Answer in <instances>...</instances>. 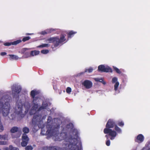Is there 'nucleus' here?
I'll use <instances>...</instances> for the list:
<instances>
[{
    "label": "nucleus",
    "instance_id": "obj_18",
    "mask_svg": "<svg viewBox=\"0 0 150 150\" xmlns=\"http://www.w3.org/2000/svg\"><path fill=\"white\" fill-rule=\"evenodd\" d=\"M10 56V59L11 60H17L18 59V57L17 55L12 54H9L8 55Z\"/></svg>",
    "mask_w": 150,
    "mask_h": 150
},
{
    "label": "nucleus",
    "instance_id": "obj_39",
    "mask_svg": "<svg viewBox=\"0 0 150 150\" xmlns=\"http://www.w3.org/2000/svg\"><path fill=\"white\" fill-rule=\"evenodd\" d=\"M55 30L54 29L52 28L50 29H47V31H48V33H51L52 31Z\"/></svg>",
    "mask_w": 150,
    "mask_h": 150
},
{
    "label": "nucleus",
    "instance_id": "obj_51",
    "mask_svg": "<svg viewBox=\"0 0 150 150\" xmlns=\"http://www.w3.org/2000/svg\"><path fill=\"white\" fill-rule=\"evenodd\" d=\"M0 150H1V149H0Z\"/></svg>",
    "mask_w": 150,
    "mask_h": 150
},
{
    "label": "nucleus",
    "instance_id": "obj_14",
    "mask_svg": "<svg viewBox=\"0 0 150 150\" xmlns=\"http://www.w3.org/2000/svg\"><path fill=\"white\" fill-rule=\"evenodd\" d=\"M44 150H60V148L57 146H46L43 148Z\"/></svg>",
    "mask_w": 150,
    "mask_h": 150
},
{
    "label": "nucleus",
    "instance_id": "obj_44",
    "mask_svg": "<svg viewBox=\"0 0 150 150\" xmlns=\"http://www.w3.org/2000/svg\"><path fill=\"white\" fill-rule=\"evenodd\" d=\"M94 80L97 82H99L100 79L98 78H95L94 79Z\"/></svg>",
    "mask_w": 150,
    "mask_h": 150
},
{
    "label": "nucleus",
    "instance_id": "obj_38",
    "mask_svg": "<svg viewBox=\"0 0 150 150\" xmlns=\"http://www.w3.org/2000/svg\"><path fill=\"white\" fill-rule=\"evenodd\" d=\"M7 144V142L5 141H0V145H5Z\"/></svg>",
    "mask_w": 150,
    "mask_h": 150
},
{
    "label": "nucleus",
    "instance_id": "obj_2",
    "mask_svg": "<svg viewBox=\"0 0 150 150\" xmlns=\"http://www.w3.org/2000/svg\"><path fill=\"white\" fill-rule=\"evenodd\" d=\"M40 106L38 100H35V99L33 100L32 103L31 109L30 113L31 115L33 114L34 115L32 120V123L34 125H38L41 121L42 115L41 114L37 113L41 111L39 109V108Z\"/></svg>",
    "mask_w": 150,
    "mask_h": 150
},
{
    "label": "nucleus",
    "instance_id": "obj_20",
    "mask_svg": "<svg viewBox=\"0 0 150 150\" xmlns=\"http://www.w3.org/2000/svg\"><path fill=\"white\" fill-rule=\"evenodd\" d=\"M40 53V52L39 51H32L30 53V55L31 56H34V55H38Z\"/></svg>",
    "mask_w": 150,
    "mask_h": 150
},
{
    "label": "nucleus",
    "instance_id": "obj_9",
    "mask_svg": "<svg viewBox=\"0 0 150 150\" xmlns=\"http://www.w3.org/2000/svg\"><path fill=\"white\" fill-rule=\"evenodd\" d=\"M58 129L56 127L52 129L51 128L50 129H48L46 132L48 135L51 136H56L58 133Z\"/></svg>",
    "mask_w": 150,
    "mask_h": 150
},
{
    "label": "nucleus",
    "instance_id": "obj_43",
    "mask_svg": "<svg viewBox=\"0 0 150 150\" xmlns=\"http://www.w3.org/2000/svg\"><path fill=\"white\" fill-rule=\"evenodd\" d=\"M108 134V135H105V137L106 138H107V140H108V139L109 138V136H110V138L111 137V136L110 135H109V134Z\"/></svg>",
    "mask_w": 150,
    "mask_h": 150
},
{
    "label": "nucleus",
    "instance_id": "obj_31",
    "mask_svg": "<svg viewBox=\"0 0 150 150\" xmlns=\"http://www.w3.org/2000/svg\"><path fill=\"white\" fill-rule=\"evenodd\" d=\"M33 147L31 145H28L25 147V150H32Z\"/></svg>",
    "mask_w": 150,
    "mask_h": 150
},
{
    "label": "nucleus",
    "instance_id": "obj_34",
    "mask_svg": "<svg viewBox=\"0 0 150 150\" xmlns=\"http://www.w3.org/2000/svg\"><path fill=\"white\" fill-rule=\"evenodd\" d=\"M49 51L48 50H43L41 51V52L42 53L46 54L48 53Z\"/></svg>",
    "mask_w": 150,
    "mask_h": 150
},
{
    "label": "nucleus",
    "instance_id": "obj_25",
    "mask_svg": "<svg viewBox=\"0 0 150 150\" xmlns=\"http://www.w3.org/2000/svg\"><path fill=\"white\" fill-rule=\"evenodd\" d=\"M50 46L49 44H42L41 45L38 46L37 47L38 48H43L45 47H48Z\"/></svg>",
    "mask_w": 150,
    "mask_h": 150
},
{
    "label": "nucleus",
    "instance_id": "obj_16",
    "mask_svg": "<svg viewBox=\"0 0 150 150\" xmlns=\"http://www.w3.org/2000/svg\"><path fill=\"white\" fill-rule=\"evenodd\" d=\"M77 33V32L73 30L69 31V32L67 34V36L68 38H71L73 37L74 35Z\"/></svg>",
    "mask_w": 150,
    "mask_h": 150
},
{
    "label": "nucleus",
    "instance_id": "obj_21",
    "mask_svg": "<svg viewBox=\"0 0 150 150\" xmlns=\"http://www.w3.org/2000/svg\"><path fill=\"white\" fill-rule=\"evenodd\" d=\"M112 72V69L110 67L108 66L105 67L104 72Z\"/></svg>",
    "mask_w": 150,
    "mask_h": 150
},
{
    "label": "nucleus",
    "instance_id": "obj_50",
    "mask_svg": "<svg viewBox=\"0 0 150 150\" xmlns=\"http://www.w3.org/2000/svg\"><path fill=\"white\" fill-rule=\"evenodd\" d=\"M24 49H26V48H25Z\"/></svg>",
    "mask_w": 150,
    "mask_h": 150
},
{
    "label": "nucleus",
    "instance_id": "obj_35",
    "mask_svg": "<svg viewBox=\"0 0 150 150\" xmlns=\"http://www.w3.org/2000/svg\"><path fill=\"white\" fill-rule=\"evenodd\" d=\"M66 92L67 93H69L71 92V88L68 87L66 90Z\"/></svg>",
    "mask_w": 150,
    "mask_h": 150
},
{
    "label": "nucleus",
    "instance_id": "obj_29",
    "mask_svg": "<svg viewBox=\"0 0 150 150\" xmlns=\"http://www.w3.org/2000/svg\"><path fill=\"white\" fill-rule=\"evenodd\" d=\"M119 85V83L118 82H116L114 85V90L115 91H116L118 89V87Z\"/></svg>",
    "mask_w": 150,
    "mask_h": 150
},
{
    "label": "nucleus",
    "instance_id": "obj_22",
    "mask_svg": "<svg viewBox=\"0 0 150 150\" xmlns=\"http://www.w3.org/2000/svg\"><path fill=\"white\" fill-rule=\"evenodd\" d=\"M114 129L115 130V131L116 132L117 134V133H122L121 129L117 125L115 127Z\"/></svg>",
    "mask_w": 150,
    "mask_h": 150
},
{
    "label": "nucleus",
    "instance_id": "obj_19",
    "mask_svg": "<svg viewBox=\"0 0 150 150\" xmlns=\"http://www.w3.org/2000/svg\"><path fill=\"white\" fill-rule=\"evenodd\" d=\"M18 128L16 127H14L10 130V132L11 133H14L18 131Z\"/></svg>",
    "mask_w": 150,
    "mask_h": 150
},
{
    "label": "nucleus",
    "instance_id": "obj_45",
    "mask_svg": "<svg viewBox=\"0 0 150 150\" xmlns=\"http://www.w3.org/2000/svg\"><path fill=\"white\" fill-rule=\"evenodd\" d=\"M0 139H5V138L3 136H2L0 134Z\"/></svg>",
    "mask_w": 150,
    "mask_h": 150
},
{
    "label": "nucleus",
    "instance_id": "obj_46",
    "mask_svg": "<svg viewBox=\"0 0 150 150\" xmlns=\"http://www.w3.org/2000/svg\"><path fill=\"white\" fill-rule=\"evenodd\" d=\"M32 34V33H27L25 34V35H31Z\"/></svg>",
    "mask_w": 150,
    "mask_h": 150
},
{
    "label": "nucleus",
    "instance_id": "obj_30",
    "mask_svg": "<svg viewBox=\"0 0 150 150\" xmlns=\"http://www.w3.org/2000/svg\"><path fill=\"white\" fill-rule=\"evenodd\" d=\"M9 148L10 150H19L18 148L13 147L12 145L9 146Z\"/></svg>",
    "mask_w": 150,
    "mask_h": 150
},
{
    "label": "nucleus",
    "instance_id": "obj_37",
    "mask_svg": "<svg viewBox=\"0 0 150 150\" xmlns=\"http://www.w3.org/2000/svg\"><path fill=\"white\" fill-rule=\"evenodd\" d=\"M110 142L109 139L107 140L106 142V144L107 146H109L110 145Z\"/></svg>",
    "mask_w": 150,
    "mask_h": 150
},
{
    "label": "nucleus",
    "instance_id": "obj_36",
    "mask_svg": "<svg viewBox=\"0 0 150 150\" xmlns=\"http://www.w3.org/2000/svg\"><path fill=\"white\" fill-rule=\"evenodd\" d=\"M4 130V127L2 123L0 122V132H2Z\"/></svg>",
    "mask_w": 150,
    "mask_h": 150
},
{
    "label": "nucleus",
    "instance_id": "obj_5",
    "mask_svg": "<svg viewBox=\"0 0 150 150\" xmlns=\"http://www.w3.org/2000/svg\"><path fill=\"white\" fill-rule=\"evenodd\" d=\"M66 40L65 35L62 34L61 35L60 38L58 37L50 38L47 39L46 42H48L49 43L54 42V47H57L59 46L60 44L62 43Z\"/></svg>",
    "mask_w": 150,
    "mask_h": 150
},
{
    "label": "nucleus",
    "instance_id": "obj_15",
    "mask_svg": "<svg viewBox=\"0 0 150 150\" xmlns=\"http://www.w3.org/2000/svg\"><path fill=\"white\" fill-rule=\"evenodd\" d=\"M48 103L46 102H43L42 104V106L39 108L40 110H42L43 109L47 108V107L48 106Z\"/></svg>",
    "mask_w": 150,
    "mask_h": 150
},
{
    "label": "nucleus",
    "instance_id": "obj_26",
    "mask_svg": "<svg viewBox=\"0 0 150 150\" xmlns=\"http://www.w3.org/2000/svg\"><path fill=\"white\" fill-rule=\"evenodd\" d=\"M66 127L68 129H72L74 128L73 124L72 123H70L67 125Z\"/></svg>",
    "mask_w": 150,
    "mask_h": 150
},
{
    "label": "nucleus",
    "instance_id": "obj_12",
    "mask_svg": "<svg viewBox=\"0 0 150 150\" xmlns=\"http://www.w3.org/2000/svg\"><path fill=\"white\" fill-rule=\"evenodd\" d=\"M21 42V40H17L12 42H6L4 43V45L6 46H9L11 45H16Z\"/></svg>",
    "mask_w": 150,
    "mask_h": 150
},
{
    "label": "nucleus",
    "instance_id": "obj_10",
    "mask_svg": "<svg viewBox=\"0 0 150 150\" xmlns=\"http://www.w3.org/2000/svg\"><path fill=\"white\" fill-rule=\"evenodd\" d=\"M82 84L87 89L91 88L93 85L92 82L90 80H86L82 83Z\"/></svg>",
    "mask_w": 150,
    "mask_h": 150
},
{
    "label": "nucleus",
    "instance_id": "obj_17",
    "mask_svg": "<svg viewBox=\"0 0 150 150\" xmlns=\"http://www.w3.org/2000/svg\"><path fill=\"white\" fill-rule=\"evenodd\" d=\"M105 67L103 65H100L98 66V70L101 72H104Z\"/></svg>",
    "mask_w": 150,
    "mask_h": 150
},
{
    "label": "nucleus",
    "instance_id": "obj_48",
    "mask_svg": "<svg viewBox=\"0 0 150 150\" xmlns=\"http://www.w3.org/2000/svg\"><path fill=\"white\" fill-rule=\"evenodd\" d=\"M17 137H14L13 138H17Z\"/></svg>",
    "mask_w": 150,
    "mask_h": 150
},
{
    "label": "nucleus",
    "instance_id": "obj_7",
    "mask_svg": "<svg viewBox=\"0 0 150 150\" xmlns=\"http://www.w3.org/2000/svg\"><path fill=\"white\" fill-rule=\"evenodd\" d=\"M22 141L21 145L23 147L26 146L29 140V139L28 136L25 134H23L22 137Z\"/></svg>",
    "mask_w": 150,
    "mask_h": 150
},
{
    "label": "nucleus",
    "instance_id": "obj_32",
    "mask_svg": "<svg viewBox=\"0 0 150 150\" xmlns=\"http://www.w3.org/2000/svg\"><path fill=\"white\" fill-rule=\"evenodd\" d=\"M118 126L121 127H123L124 125V123L122 121H118L117 123Z\"/></svg>",
    "mask_w": 150,
    "mask_h": 150
},
{
    "label": "nucleus",
    "instance_id": "obj_11",
    "mask_svg": "<svg viewBox=\"0 0 150 150\" xmlns=\"http://www.w3.org/2000/svg\"><path fill=\"white\" fill-rule=\"evenodd\" d=\"M144 140V136L142 134H140L137 135L135 139V141L138 143H140L142 142Z\"/></svg>",
    "mask_w": 150,
    "mask_h": 150
},
{
    "label": "nucleus",
    "instance_id": "obj_8",
    "mask_svg": "<svg viewBox=\"0 0 150 150\" xmlns=\"http://www.w3.org/2000/svg\"><path fill=\"white\" fill-rule=\"evenodd\" d=\"M12 95L14 97L19 96V94L21 90V88L18 86H15L12 88Z\"/></svg>",
    "mask_w": 150,
    "mask_h": 150
},
{
    "label": "nucleus",
    "instance_id": "obj_1",
    "mask_svg": "<svg viewBox=\"0 0 150 150\" xmlns=\"http://www.w3.org/2000/svg\"><path fill=\"white\" fill-rule=\"evenodd\" d=\"M73 134L76 138L67 139V135L65 132L61 133L57 138L56 140L60 141L64 140L66 142L64 144L65 147V150H83L81 142L78 139H79V133L78 130L75 129H73Z\"/></svg>",
    "mask_w": 150,
    "mask_h": 150
},
{
    "label": "nucleus",
    "instance_id": "obj_47",
    "mask_svg": "<svg viewBox=\"0 0 150 150\" xmlns=\"http://www.w3.org/2000/svg\"><path fill=\"white\" fill-rule=\"evenodd\" d=\"M147 150H150V148L148 149Z\"/></svg>",
    "mask_w": 150,
    "mask_h": 150
},
{
    "label": "nucleus",
    "instance_id": "obj_24",
    "mask_svg": "<svg viewBox=\"0 0 150 150\" xmlns=\"http://www.w3.org/2000/svg\"><path fill=\"white\" fill-rule=\"evenodd\" d=\"M93 69L91 67H90L88 69H86L84 71L81 73V74H83L85 73L88 72V73H91L92 72Z\"/></svg>",
    "mask_w": 150,
    "mask_h": 150
},
{
    "label": "nucleus",
    "instance_id": "obj_42",
    "mask_svg": "<svg viewBox=\"0 0 150 150\" xmlns=\"http://www.w3.org/2000/svg\"><path fill=\"white\" fill-rule=\"evenodd\" d=\"M6 54V52H1L0 54V55L1 56H4Z\"/></svg>",
    "mask_w": 150,
    "mask_h": 150
},
{
    "label": "nucleus",
    "instance_id": "obj_41",
    "mask_svg": "<svg viewBox=\"0 0 150 150\" xmlns=\"http://www.w3.org/2000/svg\"><path fill=\"white\" fill-rule=\"evenodd\" d=\"M99 82L102 83L103 84H105L106 83L102 79H100Z\"/></svg>",
    "mask_w": 150,
    "mask_h": 150
},
{
    "label": "nucleus",
    "instance_id": "obj_4",
    "mask_svg": "<svg viewBox=\"0 0 150 150\" xmlns=\"http://www.w3.org/2000/svg\"><path fill=\"white\" fill-rule=\"evenodd\" d=\"M116 125L115 120L112 119H109L106 124V127L103 130L105 134H109V135L111 137L110 138L111 140L114 139L117 135L116 132L111 129L113 128Z\"/></svg>",
    "mask_w": 150,
    "mask_h": 150
},
{
    "label": "nucleus",
    "instance_id": "obj_3",
    "mask_svg": "<svg viewBox=\"0 0 150 150\" xmlns=\"http://www.w3.org/2000/svg\"><path fill=\"white\" fill-rule=\"evenodd\" d=\"M11 97L8 95H5L0 99V112L2 111L4 117L7 116L9 114L10 109V102Z\"/></svg>",
    "mask_w": 150,
    "mask_h": 150
},
{
    "label": "nucleus",
    "instance_id": "obj_40",
    "mask_svg": "<svg viewBox=\"0 0 150 150\" xmlns=\"http://www.w3.org/2000/svg\"><path fill=\"white\" fill-rule=\"evenodd\" d=\"M47 33H48V31H47V30H46L45 31H42V34L43 35H45Z\"/></svg>",
    "mask_w": 150,
    "mask_h": 150
},
{
    "label": "nucleus",
    "instance_id": "obj_33",
    "mask_svg": "<svg viewBox=\"0 0 150 150\" xmlns=\"http://www.w3.org/2000/svg\"><path fill=\"white\" fill-rule=\"evenodd\" d=\"M117 81V78L116 77H114L112 79V83H115Z\"/></svg>",
    "mask_w": 150,
    "mask_h": 150
},
{
    "label": "nucleus",
    "instance_id": "obj_27",
    "mask_svg": "<svg viewBox=\"0 0 150 150\" xmlns=\"http://www.w3.org/2000/svg\"><path fill=\"white\" fill-rule=\"evenodd\" d=\"M30 38H31L30 36H29L24 37L23 38L22 40H21V42L22 41L23 42H25L26 41H28Z\"/></svg>",
    "mask_w": 150,
    "mask_h": 150
},
{
    "label": "nucleus",
    "instance_id": "obj_23",
    "mask_svg": "<svg viewBox=\"0 0 150 150\" xmlns=\"http://www.w3.org/2000/svg\"><path fill=\"white\" fill-rule=\"evenodd\" d=\"M22 131L24 133L23 134H27L29 132V128L27 127H24L22 129Z\"/></svg>",
    "mask_w": 150,
    "mask_h": 150
},
{
    "label": "nucleus",
    "instance_id": "obj_49",
    "mask_svg": "<svg viewBox=\"0 0 150 150\" xmlns=\"http://www.w3.org/2000/svg\"><path fill=\"white\" fill-rule=\"evenodd\" d=\"M8 150V148H7L6 149V150Z\"/></svg>",
    "mask_w": 150,
    "mask_h": 150
},
{
    "label": "nucleus",
    "instance_id": "obj_13",
    "mask_svg": "<svg viewBox=\"0 0 150 150\" xmlns=\"http://www.w3.org/2000/svg\"><path fill=\"white\" fill-rule=\"evenodd\" d=\"M38 94V92L37 91L35 90H32L30 92V96L33 99V100L35 99V100H38L39 98L38 97L35 96Z\"/></svg>",
    "mask_w": 150,
    "mask_h": 150
},
{
    "label": "nucleus",
    "instance_id": "obj_6",
    "mask_svg": "<svg viewBox=\"0 0 150 150\" xmlns=\"http://www.w3.org/2000/svg\"><path fill=\"white\" fill-rule=\"evenodd\" d=\"M23 105L21 103H18L17 102L16 103V114L18 115H20L21 118H23L25 114H22Z\"/></svg>",
    "mask_w": 150,
    "mask_h": 150
},
{
    "label": "nucleus",
    "instance_id": "obj_28",
    "mask_svg": "<svg viewBox=\"0 0 150 150\" xmlns=\"http://www.w3.org/2000/svg\"><path fill=\"white\" fill-rule=\"evenodd\" d=\"M113 69L117 73L120 74H121V71L118 68L116 67H113Z\"/></svg>",
    "mask_w": 150,
    "mask_h": 150
}]
</instances>
